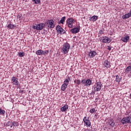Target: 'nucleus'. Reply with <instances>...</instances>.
I'll return each instance as SVG.
<instances>
[{
    "label": "nucleus",
    "instance_id": "nucleus-1",
    "mask_svg": "<svg viewBox=\"0 0 131 131\" xmlns=\"http://www.w3.org/2000/svg\"><path fill=\"white\" fill-rule=\"evenodd\" d=\"M102 83L101 82H97L95 85H94V91H92L90 94L95 95L96 92H100L101 90Z\"/></svg>",
    "mask_w": 131,
    "mask_h": 131
},
{
    "label": "nucleus",
    "instance_id": "nucleus-2",
    "mask_svg": "<svg viewBox=\"0 0 131 131\" xmlns=\"http://www.w3.org/2000/svg\"><path fill=\"white\" fill-rule=\"evenodd\" d=\"M70 49V45L67 42L64 43L63 45V48L62 49L63 54H67L69 52Z\"/></svg>",
    "mask_w": 131,
    "mask_h": 131
},
{
    "label": "nucleus",
    "instance_id": "nucleus-3",
    "mask_svg": "<svg viewBox=\"0 0 131 131\" xmlns=\"http://www.w3.org/2000/svg\"><path fill=\"white\" fill-rule=\"evenodd\" d=\"M46 26V24L43 23L39 24L37 25L33 26L32 28L33 29H36V30H42V29L44 28Z\"/></svg>",
    "mask_w": 131,
    "mask_h": 131
},
{
    "label": "nucleus",
    "instance_id": "nucleus-4",
    "mask_svg": "<svg viewBox=\"0 0 131 131\" xmlns=\"http://www.w3.org/2000/svg\"><path fill=\"white\" fill-rule=\"evenodd\" d=\"M75 22V20H74L73 18H68L67 20V24L68 25V27L70 28H73V23Z\"/></svg>",
    "mask_w": 131,
    "mask_h": 131
},
{
    "label": "nucleus",
    "instance_id": "nucleus-5",
    "mask_svg": "<svg viewBox=\"0 0 131 131\" xmlns=\"http://www.w3.org/2000/svg\"><path fill=\"white\" fill-rule=\"evenodd\" d=\"M121 122L122 124H124L125 123H131V116L123 118L121 120Z\"/></svg>",
    "mask_w": 131,
    "mask_h": 131
},
{
    "label": "nucleus",
    "instance_id": "nucleus-6",
    "mask_svg": "<svg viewBox=\"0 0 131 131\" xmlns=\"http://www.w3.org/2000/svg\"><path fill=\"white\" fill-rule=\"evenodd\" d=\"M56 30L60 34H64L65 33V30L59 25L56 27Z\"/></svg>",
    "mask_w": 131,
    "mask_h": 131
},
{
    "label": "nucleus",
    "instance_id": "nucleus-7",
    "mask_svg": "<svg viewBox=\"0 0 131 131\" xmlns=\"http://www.w3.org/2000/svg\"><path fill=\"white\" fill-rule=\"evenodd\" d=\"M48 27L50 28H55V24H54V20L52 19H50L48 22L47 23Z\"/></svg>",
    "mask_w": 131,
    "mask_h": 131
},
{
    "label": "nucleus",
    "instance_id": "nucleus-8",
    "mask_svg": "<svg viewBox=\"0 0 131 131\" xmlns=\"http://www.w3.org/2000/svg\"><path fill=\"white\" fill-rule=\"evenodd\" d=\"M83 122H84L85 126H88V127H91V121L88 119H86V117H84L83 119Z\"/></svg>",
    "mask_w": 131,
    "mask_h": 131
},
{
    "label": "nucleus",
    "instance_id": "nucleus-9",
    "mask_svg": "<svg viewBox=\"0 0 131 131\" xmlns=\"http://www.w3.org/2000/svg\"><path fill=\"white\" fill-rule=\"evenodd\" d=\"M11 80L12 81V83L15 84V85H18L19 84V81H18V79L15 77H12Z\"/></svg>",
    "mask_w": 131,
    "mask_h": 131
},
{
    "label": "nucleus",
    "instance_id": "nucleus-10",
    "mask_svg": "<svg viewBox=\"0 0 131 131\" xmlns=\"http://www.w3.org/2000/svg\"><path fill=\"white\" fill-rule=\"evenodd\" d=\"M103 66H104V67H106V68H110V67H111L110 62L108 61L107 60H105L103 62Z\"/></svg>",
    "mask_w": 131,
    "mask_h": 131
},
{
    "label": "nucleus",
    "instance_id": "nucleus-11",
    "mask_svg": "<svg viewBox=\"0 0 131 131\" xmlns=\"http://www.w3.org/2000/svg\"><path fill=\"white\" fill-rule=\"evenodd\" d=\"M97 55V52L96 51H90L89 53V56L90 58H94L95 56Z\"/></svg>",
    "mask_w": 131,
    "mask_h": 131
},
{
    "label": "nucleus",
    "instance_id": "nucleus-12",
    "mask_svg": "<svg viewBox=\"0 0 131 131\" xmlns=\"http://www.w3.org/2000/svg\"><path fill=\"white\" fill-rule=\"evenodd\" d=\"M102 41L103 42H107V43H109L111 42V39L108 38V37H103Z\"/></svg>",
    "mask_w": 131,
    "mask_h": 131
},
{
    "label": "nucleus",
    "instance_id": "nucleus-13",
    "mask_svg": "<svg viewBox=\"0 0 131 131\" xmlns=\"http://www.w3.org/2000/svg\"><path fill=\"white\" fill-rule=\"evenodd\" d=\"M79 28H75L74 29H72L71 30V32H72V33L76 34L78 33V32H79Z\"/></svg>",
    "mask_w": 131,
    "mask_h": 131
},
{
    "label": "nucleus",
    "instance_id": "nucleus-14",
    "mask_svg": "<svg viewBox=\"0 0 131 131\" xmlns=\"http://www.w3.org/2000/svg\"><path fill=\"white\" fill-rule=\"evenodd\" d=\"M6 126H7L10 129H13V122H7L6 123Z\"/></svg>",
    "mask_w": 131,
    "mask_h": 131
},
{
    "label": "nucleus",
    "instance_id": "nucleus-15",
    "mask_svg": "<svg viewBox=\"0 0 131 131\" xmlns=\"http://www.w3.org/2000/svg\"><path fill=\"white\" fill-rule=\"evenodd\" d=\"M121 40L123 41V42H127L128 40H129V36L127 35L121 38Z\"/></svg>",
    "mask_w": 131,
    "mask_h": 131
},
{
    "label": "nucleus",
    "instance_id": "nucleus-16",
    "mask_svg": "<svg viewBox=\"0 0 131 131\" xmlns=\"http://www.w3.org/2000/svg\"><path fill=\"white\" fill-rule=\"evenodd\" d=\"M68 105L66 104L61 108V111H62V112H66V111H67V110H68Z\"/></svg>",
    "mask_w": 131,
    "mask_h": 131
},
{
    "label": "nucleus",
    "instance_id": "nucleus-17",
    "mask_svg": "<svg viewBox=\"0 0 131 131\" xmlns=\"http://www.w3.org/2000/svg\"><path fill=\"white\" fill-rule=\"evenodd\" d=\"M92 85V80L88 79L86 80V84H85V86H90Z\"/></svg>",
    "mask_w": 131,
    "mask_h": 131
},
{
    "label": "nucleus",
    "instance_id": "nucleus-18",
    "mask_svg": "<svg viewBox=\"0 0 131 131\" xmlns=\"http://www.w3.org/2000/svg\"><path fill=\"white\" fill-rule=\"evenodd\" d=\"M36 55L41 56L43 55V51L41 50H38L36 52Z\"/></svg>",
    "mask_w": 131,
    "mask_h": 131
},
{
    "label": "nucleus",
    "instance_id": "nucleus-19",
    "mask_svg": "<svg viewBox=\"0 0 131 131\" xmlns=\"http://www.w3.org/2000/svg\"><path fill=\"white\" fill-rule=\"evenodd\" d=\"M108 124L111 125L112 127H114V125H115V123L113 121V119H110L108 120Z\"/></svg>",
    "mask_w": 131,
    "mask_h": 131
},
{
    "label": "nucleus",
    "instance_id": "nucleus-20",
    "mask_svg": "<svg viewBox=\"0 0 131 131\" xmlns=\"http://www.w3.org/2000/svg\"><path fill=\"white\" fill-rule=\"evenodd\" d=\"M70 80H71V79H70V77H68L67 79H65L63 83L68 85V84H69V81H70Z\"/></svg>",
    "mask_w": 131,
    "mask_h": 131
},
{
    "label": "nucleus",
    "instance_id": "nucleus-21",
    "mask_svg": "<svg viewBox=\"0 0 131 131\" xmlns=\"http://www.w3.org/2000/svg\"><path fill=\"white\" fill-rule=\"evenodd\" d=\"M16 26L15 25H12V24H9L7 26V28H9V29H14Z\"/></svg>",
    "mask_w": 131,
    "mask_h": 131
},
{
    "label": "nucleus",
    "instance_id": "nucleus-22",
    "mask_svg": "<svg viewBox=\"0 0 131 131\" xmlns=\"http://www.w3.org/2000/svg\"><path fill=\"white\" fill-rule=\"evenodd\" d=\"M67 86H68V85H67L63 83L61 87V91H65V90L67 89Z\"/></svg>",
    "mask_w": 131,
    "mask_h": 131
},
{
    "label": "nucleus",
    "instance_id": "nucleus-23",
    "mask_svg": "<svg viewBox=\"0 0 131 131\" xmlns=\"http://www.w3.org/2000/svg\"><path fill=\"white\" fill-rule=\"evenodd\" d=\"M97 19H98V16L96 15L93 16L91 18V20L93 22H95V21H97Z\"/></svg>",
    "mask_w": 131,
    "mask_h": 131
},
{
    "label": "nucleus",
    "instance_id": "nucleus-24",
    "mask_svg": "<svg viewBox=\"0 0 131 131\" xmlns=\"http://www.w3.org/2000/svg\"><path fill=\"white\" fill-rule=\"evenodd\" d=\"M129 17H130V15H129V13H128L123 15L122 18L123 19H127L128 18H129Z\"/></svg>",
    "mask_w": 131,
    "mask_h": 131
},
{
    "label": "nucleus",
    "instance_id": "nucleus-25",
    "mask_svg": "<svg viewBox=\"0 0 131 131\" xmlns=\"http://www.w3.org/2000/svg\"><path fill=\"white\" fill-rule=\"evenodd\" d=\"M121 81V78H119V76L116 75V81L117 82H120Z\"/></svg>",
    "mask_w": 131,
    "mask_h": 131
},
{
    "label": "nucleus",
    "instance_id": "nucleus-26",
    "mask_svg": "<svg viewBox=\"0 0 131 131\" xmlns=\"http://www.w3.org/2000/svg\"><path fill=\"white\" fill-rule=\"evenodd\" d=\"M129 71H131V66H128V67H127V68L125 70V72H126V73H128Z\"/></svg>",
    "mask_w": 131,
    "mask_h": 131
},
{
    "label": "nucleus",
    "instance_id": "nucleus-27",
    "mask_svg": "<svg viewBox=\"0 0 131 131\" xmlns=\"http://www.w3.org/2000/svg\"><path fill=\"white\" fill-rule=\"evenodd\" d=\"M65 19H66V16H63L61 18L60 22V23H61V24H64V23L65 22Z\"/></svg>",
    "mask_w": 131,
    "mask_h": 131
},
{
    "label": "nucleus",
    "instance_id": "nucleus-28",
    "mask_svg": "<svg viewBox=\"0 0 131 131\" xmlns=\"http://www.w3.org/2000/svg\"><path fill=\"white\" fill-rule=\"evenodd\" d=\"M19 124L17 122H12V128H14V126H18Z\"/></svg>",
    "mask_w": 131,
    "mask_h": 131
},
{
    "label": "nucleus",
    "instance_id": "nucleus-29",
    "mask_svg": "<svg viewBox=\"0 0 131 131\" xmlns=\"http://www.w3.org/2000/svg\"><path fill=\"white\" fill-rule=\"evenodd\" d=\"M35 4V5H37L40 3V0H32Z\"/></svg>",
    "mask_w": 131,
    "mask_h": 131
},
{
    "label": "nucleus",
    "instance_id": "nucleus-30",
    "mask_svg": "<svg viewBox=\"0 0 131 131\" xmlns=\"http://www.w3.org/2000/svg\"><path fill=\"white\" fill-rule=\"evenodd\" d=\"M6 113V111L4 110H2V108H0V115H3Z\"/></svg>",
    "mask_w": 131,
    "mask_h": 131
},
{
    "label": "nucleus",
    "instance_id": "nucleus-31",
    "mask_svg": "<svg viewBox=\"0 0 131 131\" xmlns=\"http://www.w3.org/2000/svg\"><path fill=\"white\" fill-rule=\"evenodd\" d=\"M18 55L19 57H24L25 53H24V52H19L18 53Z\"/></svg>",
    "mask_w": 131,
    "mask_h": 131
},
{
    "label": "nucleus",
    "instance_id": "nucleus-32",
    "mask_svg": "<svg viewBox=\"0 0 131 131\" xmlns=\"http://www.w3.org/2000/svg\"><path fill=\"white\" fill-rule=\"evenodd\" d=\"M74 82L76 83V84H80V81L78 79L77 80H75Z\"/></svg>",
    "mask_w": 131,
    "mask_h": 131
},
{
    "label": "nucleus",
    "instance_id": "nucleus-33",
    "mask_svg": "<svg viewBox=\"0 0 131 131\" xmlns=\"http://www.w3.org/2000/svg\"><path fill=\"white\" fill-rule=\"evenodd\" d=\"M49 50H46V51H43V55H48V54H49Z\"/></svg>",
    "mask_w": 131,
    "mask_h": 131
},
{
    "label": "nucleus",
    "instance_id": "nucleus-34",
    "mask_svg": "<svg viewBox=\"0 0 131 131\" xmlns=\"http://www.w3.org/2000/svg\"><path fill=\"white\" fill-rule=\"evenodd\" d=\"M95 111H96V109L92 108V109L90 110V113H94V112H95Z\"/></svg>",
    "mask_w": 131,
    "mask_h": 131
},
{
    "label": "nucleus",
    "instance_id": "nucleus-35",
    "mask_svg": "<svg viewBox=\"0 0 131 131\" xmlns=\"http://www.w3.org/2000/svg\"><path fill=\"white\" fill-rule=\"evenodd\" d=\"M82 83H83V84H84V85H85L86 83V80L83 79L81 81Z\"/></svg>",
    "mask_w": 131,
    "mask_h": 131
},
{
    "label": "nucleus",
    "instance_id": "nucleus-36",
    "mask_svg": "<svg viewBox=\"0 0 131 131\" xmlns=\"http://www.w3.org/2000/svg\"><path fill=\"white\" fill-rule=\"evenodd\" d=\"M107 50H108V51H111V47H110V46H107Z\"/></svg>",
    "mask_w": 131,
    "mask_h": 131
},
{
    "label": "nucleus",
    "instance_id": "nucleus-37",
    "mask_svg": "<svg viewBox=\"0 0 131 131\" xmlns=\"http://www.w3.org/2000/svg\"><path fill=\"white\" fill-rule=\"evenodd\" d=\"M129 15H130V16L131 17V11H130V13H129Z\"/></svg>",
    "mask_w": 131,
    "mask_h": 131
},
{
    "label": "nucleus",
    "instance_id": "nucleus-38",
    "mask_svg": "<svg viewBox=\"0 0 131 131\" xmlns=\"http://www.w3.org/2000/svg\"><path fill=\"white\" fill-rule=\"evenodd\" d=\"M130 96H131V94H130Z\"/></svg>",
    "mask_w": 131,
    "mask_h": 131
}]
</instances>
